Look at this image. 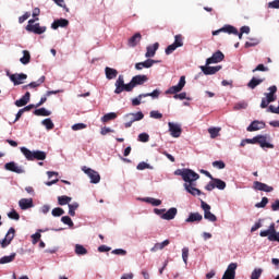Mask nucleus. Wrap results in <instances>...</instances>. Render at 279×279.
<instances>
[{"mask_svg":"<svg viewBox=\"0 0 279 279\" xmlns=\"http://www.w3.org/2000/svg\"><path fill=\"white\" fill-rule=\"evenodd\" d=\"M149 78L147 77V75H135L132 77L131 82L129 84H125V78L122 74H120L118 76V80L114 83L116 89H114V94L116 95H121V93H123V90H125V93H132V90H134V88H136V86H143V84H145V82H147Z\"/></svg>","mask_w":279,"mask_h":279,"instance_id":"f257e3e1","label":"nucleus"},{"mask_svg":"<svg viewBox=\"0 0 279 279\" xmlns=\"http://www.w3.org/2000/svg\"><path fill=\"white\" fill-rule=\"evenodd\" d=\"M26 160H47V153L43 150H29L27 147L23 146L20 148Z\"/></svg>","mask_w":279,"mask_h":279,"instance_id":"f03ea898","label":"nucleus"},{"mask_svg":"<svg viewBox=\"0 0 279 279\" xmlns=\"http://www.w3.org/2000/svg\"><path fill=\"white\" fill-rule=\"evenodd\" d=\"M267 138H269V135H256L253 138H246L245 142L248 145H259L263 149H265V147L267 149H274V144L268 143Z\"/></svg>","mask_w":279,"mask_h":279,"instance_id":"7ed1b4c3","label":"nucleus"},{"mask_svg":"<svg viewBox=\"0 0 279 279\" xmlns=\"http://www.w3.org/2000/svg\"><path fill=\"white\" fill-rule=\"evenodd\" d=\"M259 236H268V241H277L279 243V232L276 231V223H271L268 230L259 232Z\"/></svg>","mask_w":279,"mask_h":279,"instance_id":"20e7f679","label":"nucleus"},{"mask_svg":"<svg viewBox=\"0 0 279 279\" xmlns=\"http://www.w3.org/2000/svg\"><path fill=\"white\" fill-rule=\"evenodd\" d=\"M126 122L124 123V128L129 129L135 121H143L145 119V114L143 111H138L136 113H128L124 116Z\"/></svg>","mask_w":279,"mask_h":279,"instance_id":"39448f33","label":"nucleus"},{"mask_svg":"<svg viewBox=\"0 0 279 279\" xmlns=\"http://www.w3.org/2000/svg\"><path fill=\"white\" fill-rule=\"evenodd\" d=\"M14 236H16V230L14 229V227H11L4 239L0 240V246L2 247V250H5V247H8L12 241H14Z\"/></svg>","mask_w":279,"mask_h":279,"instance_id":"423d86ee","label":"nucleus"},{"mask_svg":"<svg viewBox=\"0 0 279 279\" xmlns=\"http://www.w3.org/2000/svg\"><path fill=\"white\" fill-rule=\"evenodd\" d=\"M186 86V76H181L178 85L171 86L166 90V95H178Z\"/></svg>","mask_w":279,"mask_h":279,"instance_id":"0eeeda50","label":"nucleus"},{"mask_svg":"<svg viewBox=\"0 0 279 279\" xmlns=\"http://www.w3.org/2000/svg\"><path fill=\"white\" fill-rule=\"evenodd\" d=\"M201 208L204 210V219H207V221H211L215 223L217 221V216L215 214L210 213V205H208L206 202H201Z\"/></svg>","mask_w":279,"mask_h":279,"instance_id":"6e6552de","label":"nucleus"},{"mask_svg":"<svg viewBox=\"0 0 279 279\" xmlns=\"http://www.w3.org/2000/svg\"><path fill=\"white\" fill-rule=\"evenodd\" d=\"M83 171L86 173V175H88L92 184H99L101 181V175H99V172L86 167L83 168Z\"/></svg>","mask_w":279,"mask_h":279,"instance_id":"1a4fd4ad","label":"nucleus"},{"mask_svg":"<svg viewBox=\"0 0 279 279\" xmlns=\"http://www.w3.org/2000/svg\"><path fill=\"white\" fill-rule=\"evenodd\" d=\"M183 180L186 182V184H195V182L199 180V174L191 169H185Z\"/></svg>","mask_w":279,"mask_h":279,"instance_id":"9d476101","label":"nucleus"},{"mask_svg":"<svg viewBox=\"0 0 279 279\" xmlns=\"http://www.w3.org/2000/svg\"><path fill=\"white\" fill-rule=\"evenodd\" d=\"M236 267L239 265L236 263H231L228 265L227 270L225 271L221 279H234L236 278Z\"/></svg>","mask_w":279,"mask_h":279,"instance_id":"9b49d317","label":"nucleus"},{"mask_svg":"<svg viewBox=\"0 0 279 279\" xmlns=\"http://www.w3.org/2000/svg\"><path fill=\"white\" fill-rule=\"evenodd\" d=\"M170 135L173 138H180L182 136V126L178 123L169 122L168 123Z\"/></svg>","mask_w":279,"mask_h":279,"instance_id":"f8f14e48","label":"nucleus"},{"mask_svg":"<svg viewBox=\"0 0 279 279\" xmlns=\"http://www.w3.org/2000/svg\"><path fill=\"white\" fill-rule=\"evenodd\" d=\"M221 33L238 35L239 34V29H236V27H234V26H232L230 24H227L223 27H221L220 29L214 31L213 32V36H219V34H221Z\"/></svg>","mask_w":279,"mask_h":279,"instance_id":"ddd939ff","label":"nucleus"},{"mask_svg":"<svg viewBox=\"0 0 279 279\" xmlns=\"http://www.w3.org/2000/svg\"><path fill=\"white\" fill-rule=\"evenodd\" d=\"M223 58H226L223 52H221V50H218L206 60V64L207 66H209V64H219V62H223Z\"/></svg>","mask_w":279,"mask_h":279,"instance_id":"4468645a","label":"nucleus"},{"mask_svg":"<svg viewBox=\"0 0 279 279\" xmlns=\"http://www.w3.org/2000/svg\"><path fill=\"white\" fill-rule=\"evenodd\" d=\"M265 128H267V124L264 121L255 120L246 128V131L258 132V130H265Z\"/></svg>","mask_w":279,"mask_h":279,"instance_id":"2eb2a0df","label":"nucleus"},{"mask_svg":"<svg viewBox=\"0 0 279 279\" xmlns=\"http://www.w3.org/2000/svg\"><path fill=\"white\" fill-rule=\"evenodd\" d=\"M8 77L13 82L14 86H19L23 84V80H27V74H10V72L7 73Z\"/></svg>","mask_w":279,"mask_h":279,"instance_id":"dca6fc26","label":"nucleus"},{"mask_svg":"<svg viewBox=\"0 0 279 279\" xmlns=\"http://www.w3.org/2000/svg\"><path fill=\"white\" fill-rule=\"evenodd\" d=\"M26 32H31L33 34H38V35L45 34L47 32V26H40V23L27 25Z\"/></svg>","mask_w":279,"mask_h":279,"instance_id":"f3484780","label":"nucleus"},{"mask_svg":"<svg viewBox=\"0 0 279 279\" xmlns=\"http://www.w3.org/2000/svg\"><path fill=\"white\" fill-rule=\"evenodd\" d=\"M4 169L7 171H12L13 173H25V169H23V167L16 165V162H14V161L5 163Z\"/></svg>","mask_w":279,"mask_h":279,"instance_id":"a211bd4d","label":"nucleus"},{"mask_svg":"<svg viewBox=\"0 0 279 279\" xmlns=\"http://www.w3.org/2000/svg\"><path fill=\"white\" fill-rule=\"evenodd\" d=\"M201 71L204 75H215L221 71V65L210 66V65H202Z\"/></svg>","mask_w":279,"mask_h":279,"instance_id":"6ab92c4d","label":"nucleus"},{"mask_svg":"<svg viewBox=\"0 0 279 279\" xmlns=\"http://www.w3.org/2000/svg\"><path fill=\"white\" fill-rule=\"evenodd\" d=\"M154 64H158V61L153 60V59H147L144 62H138L135 64L136 71H143V69H151Z\"/></svg>","mask_w":279,"mask_h":279,"instance_id":"aec40b11","label":"nucleus"},{"mask_svg":"<svg viewBox=\"0 0 279 279\" xmlns=\"http://www.w3.org/2000/svg\"><path fill=\"white\" fill-rule=\"evenodd\" d=\"M253 189H255V191H264V193H271L274 191V186H269L260 181H255Z\"/></svg>","mask_w":279,"mask_h":279,"instance_id":"412c9836","label":"nucleus"},{"mask_svg":"<svg viewBox=\"0 0 279 279\" xmlns=\"http://www.w3.org/2000/svg\"><path fill=\"white\" fill-rule=\"evenodd\" d=\"M269 93L265 94V97L268 101L274 104L278 99V96H276V93H278V87L276 85H272L268 88Z\"/></svg>","mask_w":279,"mask_h":279,"instance_id":"4be33fe9","label":"nucleus"},{"mask_svg":"<svg viewBox=\"0 0 279 279\" xmlns=\"http://www.w3.org/2000/svg\"><path fill=\"white\" fill-rule=\"evenodd\" d=\"M195 186H197L196 183H184L185 191H187L190 193V195H193L194 197L196 195H202V192L199 191V189H197Z\"/></svg>","mask_w":279,"mask_h":279,"instance_id":"5701e85b","label":"nucleus"},{"mask_svg":"<svg viewBox=\"0 0 279 279\" xmlns=\"http://www.w3.org/2000/svg\"><path fill=\"white\" fill-rule=\"evenodd\" d=\"M204 219V216L199 213H191L189 217L185 219V223H199Z\"/></svg>","mask_w":279,"mask_h":279,"instance_id":"b1692460","label":"nucleus"},{"mask_svg":"<svg viewBox=\"0 0 279 279\" xmlns=\"http://www.w3.org/2000/svg\"><path fill=\"white\" fill-rule=\"evenodd\" d=\"M160 44L155 43L153 46H147L145 58H154L156 56V51H158Z\"/></svg>","mask_w":279,"mask_h":279,"instance_id":"393cba45","label":"nucleus"},{"mask_svg":"<svg viewBox=\"0 0 279 279\" xmlns=\"http://www.w3.org/2000/svg\"><path fill=\"white\" fill-rule=\"evenodd\" d=\"M19 206L22 210H27V208L34 207V199L32 198H22L19 202Z\"/></svg>","mask_w":279,"mask_h":279,"instance_id":"a878e982","label":"nucleus"},{"mask_svg":"<svg viewBox=\"0 0 279 279\" xmlns=\"http://www.w3.org/2000/svg\"><path fill=\"white\" fill-rule=\"evenodd\" d=\"M31 97H32V94H29V92H26L22 98L15 101V106L17 108H23V106H27V104H29Z\"/></svg>","mask_w":279,"mask_h":279,"instance_id":"bb28decb","label":"nucleus"},{"mask_svg":"<svg viewBox=\"0 0 279 279\" xmlns=\"http://www.w3.org/2000/svg\"><path fill=\"white\" fill-rule=\"evenodd\" d=\"M141 40H143V35H141V33H135L131 38H129L128 45L129 47H136Z\"/></svg>","mask_w":279,"mask_h":279,"instance_id":"cd10ccee","label":"nucleus"},{"mask_svg":"<svg viewBox=\"0 0 279 279\" xmlns=\"http://www.w3.org/2000/svg\"><path fill=\"white\" fill-rule=\"evenodd\" d=\"M175 215H178V208L172 207L167 213L162 214L161 218L166 219V221H171V219H175Z\"/></svg>","mask_w":279,"mask_h":279,"instance_id":"c85d7f7f","label":"nucleus"},{"mask_svg":"<svg viewBox=\"0 0 279 279\" xmlns=\"http://www.w3.org/2000/svg\"><path fill=\"white\" fill-rule=\"evenodd\" d=\"M51 27L53 29H58L59 27H69V20L66 19L54 20L53 23L51 24Z\"/></svg>","mask_w":279,"mask_h":279,"instance_id":"c756f323","label":"nucleus"},{"mask_svg":"<svg viewBox=\"0 0 279 279\" xmlns=\"http://www.w3.org/2000/svg\"><path fill=\"white\" fill-rule=\"evenodd\" d=\"M105 75H106L107 80H114L117 77V75H119V71H117V69L107 66L105 69Z\"/></svg>","mask_w":279,"mask_h":279,"instance_id":"7c9ffc66","label":"nucleus"},{"mask_svg":"<svg viewBox=\"0 0 279 279\" xmlns=\"http://www.w3.org/2000/svg\"><path fill=\"white\" fill-rule=\"evenodd\" d=\"M211 181L214 182L215 189H218L219 191H223L226 189V182L223 180L214 177Z\"/></svg>","mask_w":279,"mask_h":279,"instance_id":"2f4dec72","label":"nucleus"},{"mask_svg":"<svg viewBox=\"0 0 279 279\" xmlns=\"http://www.w3.org/2000/svg\"><path fill=\"white\" fill-rule=\"evenodd\" d=\"M265 82L264 78H256L253 77L248 83L247 86L248 88H252V90H254V88H256V86H259V84H263Z\"/></svg>","mask_w":279,"mask_h":279,"instance_id":"473e14b6","label":"nucleus"},{"mask_svg":"<svg viewBox=\"0 0 279 279\" xmlns=\"http://www.w3.org/2000/svg\"><path fill=\"white\" fill-rule=\"evenodd\" d=\"M169 243H171L169 240H165L161 243H156L154 247L150 248V252H158V250H165L167 245H169Z\"/></svg>","mask_w":279,"mask_h":279,"instance_id":"72a5a7b5","label":"nucleus"},{"mask_svg":"<svg viewBox=\"0 0 279 279\" xmlns=\"http://www.w3.org/2000/svg\"><path fill=\"white\" fill-rule=\"evenodd\" d=\"M36 117H51V111L47 110L46 108H39L34 111Z\"/></svg>","mask_w":279,"mask_h":279,"instance_id":"f704fd0d","label":"nucleus"},{"mask_svg":"<svg viewBox=\"0 0 279 279\" xmlns=\"http://www.w3.org/2000/svg\"><path fill=\"white\" fill-rule=\"evenodd\" d=\"M15 258H16V253H12L9 256H3L2 258H0V265H5L8 263H12V262H14Z\"/></svg>","mask_w":279,"mask_h":279,"instance_id":"c9c22d12","label":"nucleus"},{"mask_svg":"<svg viewBox=\"0 0 279 279\" xmlns=\"http://www.w3.org/2000/svg\"><path fill=\"white\" fill-rule=\"evenodd\" d=\"M75 254H77V256H86V254H88V250H86V247H84V245L76 244L75 245Z\"/></svg>","mask_w":279,"mask_h":279,"instance_id":"e433bc0d","label":"nucleus"},{"mask_svg":"<svg viewBox=\"0 0 279 279\" xmlns=\"http://www.w3.org/2000/svg\"><path fill=\"white\" fill-rule=\"evenodd\" d=\"M40 84H45V76H41L37 82H32L28 85L23 86V88H38Z\"/></svg>","mask_w":279,"mask_h":279,"instance_id":"4c0bfd02","label":"nucleus"},{"mask_svg":"<svg viewBox=\"0 0 279 279\" xmlns=\"http://www.w3.org/2000/svg\"><path fill=\"white\" fill-rule=\"evenodd\" d=\"M32 60V54L27 50H23V57L20 59L22 64H29Z\"/></svg>","mask_w":279,"mask_h":279,"instance_id":"58836bf2","label":"nucleus"},{"mask_svg":"<svg viewBox=\"0 0 279 279\" xmlns=\"http://www.w3.org/2000/svg\"><path fill=\"white\" fill-rule=\"evenodd\" d=\"M143 202H146V204H151V206H160V204H162V201L154 197L143 198Z\"/></svg>","mask_w":279,"mask_h":279,"instance_id":"ea45409f","label":"nucleus"},{"mask_svg":"<svg viewBox=\"0 0 279 279\" xmlns=\"http://www.w3.org/2000/svg\"><path fill=\"white\" fill-rule=\"evenodd\" d=\"M114 119H117V113L116 112H110L105 114L101 118L102 123H108V121H114Z\"/></svg>","mask_w":279,"mask_h":279,"instance_id":"a19ab883","label":"nucleus"},{"mask_svg":"<svg viewBox=\"0 0 279 279\" xmlns=\"http://www.w3.org/2000/svg\"><path fill=\"white\" fill-rule=\"evenodd\" d=\"M173 45L177 48L184 47V37H182V35H175Z\"/></svg>","mask_w":279,"mask_h":279,"instance_id":"79ce46f5","label":"nucleus"},{"mask_svg":"<svg viewBox=\"0 0 279 279\" xmlns=\"http://www.w3.org/2000/svg\"><path fill=\"white\" fill-rule=\"evenodd\" d=\"M71 197L63 195V196H59L58 197V204L59 206H66V204H69L71 202Z\"/></svg>","mask_w":279,"mask_h":279,"instance_id":"37998d69","label":"nucleus"},{"mask_svg":"<svg viewBox=\"0 0 279 279\" xmlns=\"http://www.w3.org/2000/svg\"><path fill=\"white\" fill-rule=\"evenodd\" d=\"M41 123L43 125H45L46 130H53V128H56V125L53 124V121H51L50 118L43 120Z\"/></svg>","mask_w":279,"mask_h":279,"instance_id":"c03bdc74","label":"nucleus"},{"mask_svg":"<svg viewBox=\"0 0 279 279\" xmlns=\"http://www.w3.org/2000/svg\"><path fill=\"white\" fill-rule=\"evenodd\" d=\"M219 132H221V129L219 128H209L208 133L210 134V138H217L219 136Z\"/></svg>","mask_w":279,"mask_h":279,"instance_id":"a18cd8bd","label":"nucleus"},{"mask_svg":"<svg viewBox=\"0 0 279 279\" xmlns=\"http://www.w3.org/2000/svg\"><path fill=\"white\" fill-rule=\"evenodd\" d=\"M80 208V205L77 203L69 204V215L70 217H75V210Z\"/></svg>","mask_w":279,"mask_h":279,"instance_id":"49530a36","label":"nucleus"},{"mask_svg":"<svg viewBox=\"0 0 279 279\" xmlns=\"http://www.w3.org/2000/svg\"><path fill=\"white\" fill-rule=\"evenodd\" d=\"M144 97H153V99H158L160 97V89H154L151 93L143 94Z\"/></svg>","mask_w":279,"mask_h":279,"instance_id":"de8ad7c7","label":"nucleus"},{"mask_svg":"<svg viewBox=\"0 0 279 279\" xmlns=\"http://www.w3.org/2000/svg\"><path fill=\"white\" fill-rule=\"evenodd\" d=\"M51 214L52 217H62V215H64V209H62L61 207H56L52 209Z\"/></svg>","mask_w":279,"mask_h":279,"instance_id":"09e8293b","label":"nucleus"},{"mask_svg":"<svg viewBox=\"0 0 279 279\" xmlns=\"http://www.w3.org/2000/svg\"><path fill=\"white\" fill-rule=\"evenodd\" d=\"M260 276H263V269L255 268L251 275V279H258Z\"/></svg>","mask_w":279,"mask_h":279,"instance_id":"8fccbe9b","label":"nucleus"},{"mask_svg":"<svg viewBox=\"0 0 279 279\" xmlns=\"http://www.w3.org/2000/svg\"><path fill=\"white\" fill-rule=\"evenodd\" d=\"M61 221H62V223H64L65 226H69L70 228H73V226H74L73 220L69 216H63L61 218Z\"/></svg>","mask_w":279,"mask_h":279,"instance_id":"3c124183","label":"nucleus"},{"mask_svg":"<svg viewBox=\"0 0 279 279\" xmlns=\"http://www.w3.org/2000/svg\"><path fill=\"white\" fill-rule=\"evenodd\" d=\"M245 108H247V102L240 101L234 105L233 110H245Z\"/></svg>","mask_w":279,"mask_h":279,"instance_id":"603ef678","label":"nucleus"},{"mask_svg":"<svg viewBox=\"0 0 279 279\" xmlns=\"http://www.w3.org/2000/svg\"><path fill=\"white\" fill-rule=\"evenodd\" d=\"M137 141H140V143H149V134L141 133L137 137Z\"/></svg>","mask_w":279,"mask_h":279,"instance_id":"864d4df0","label":"nucleus"},{"mask_svg":"<svg viewBox=\"0 0 279 279\" xmlns=\"http://www.w3.org/2000/svg\"><path fill=\"white\" fill-rule=\"evenodd\" d=\"M260 41L256 38H252L250 39V41L245 43V48H250V47H256V45H258Z\"/></svg>","mask_w":279,"mask_h":279,"instance_id":"5fc2aeb1","label":"nucleus"},{"mask_svg":"<svg viewBox=\"0 0 279 279\" xmlns=\"http://www.w3.org/2000/svg\"><path fill=\"white\" fill-rule=\"evenodd\" d=\"M8 217L9 219H14L15 221H19V219H21V215H19L17 211L14 209L8 214Z\"/></svg>","mask_w":279,"mask_h":279,"instance_id":"6e6d98bb","label":"nucleus"},{"mask_svg":"<svg viewBox=\"0 0 279 279\" xmlns=\"http://www.w3.org/2000/svg\"><path fill=\"white\" fill-rule=\"evenodd\" d=\"M267 204H269V198L267 197H263L260 203H257L255 205V208H265V206H267Z\"/></svg>","mask_w":279,"mask_h":279,"instance_id":"4d7b16f0","label":"nucleus"},{"mask_svg":"<svg viewBox=\"0 0 279 279\" xmlns=\"http://www.w3.org/2000/svg\"><path fill=\"white\" fill-rule=\"evenodd\" d=\"M182 259H183V263H189V247H183L182 248Z\"/></svg>","mask_w":279,"mask_h":279,"instance_id":"13d9d810","label":"nucleus"},{"mask_svg":"<svg viewBox=\"0 0 279 279\" xmlns=\"http://www.w3.org/2000/svg\"><path fill=\"white\" fill-rule=\"evenodd\" d=\"M145 98L144 94H140L136 98L132 99V106H141V99Z\"/></svg>","mask_w":279,"mask_h":279,"instance_id":"bf43d9fd","label":"nucleus"},{"mask_svg":"<svg viewBox=\"0 0 279 279\" xmlns=\"http://www.w3.org/2000/svg\"><path fill=\"white\" fill-rule=\"evenodd\" d=\"M111 254H116L117 256H125L128 254V251L123 248H116L111 252Z\"/></svg>","mask_w":279,"mask_h":279,"instance_id":"052dcab7","label":"nucleus"},{"mask_svg":"<svg viewBox=\"0 0 279 279\" xmlns=\"http://www.w3.org/2000/svg\"><path fill=\"white\" fill-rule=\"evenodd\" d=\"M213 167L216 169H226V162L218 160L213 162Z\"/></svg>","mask_w":279,"mask_h":279,"instance_id":"680f3d73","label":"nucleus"},{"mask_svg":"<svg viewBox=\"0 0 279 279\" xmlns=\"http://www.w3.org/2000/svg\"><path fill=\"white\" fill-rule=\"evenodd\" d=\"M72 130L77 132L78 130H86V124L84 123H76L72 125Z\"/></svg>","mask_w":279,"mask_h":279,"instance_id":"e2e57ef3","label":"nucleus"},{"mask_svg":"<svg viewBox=\"0 0 279 279\" xmlns=\"http://www.w3.org/2000/svg\"><path fill=\"white\" fill-rule=\"evenodd\" d=\"M268 8L271 10H279V0L268 2Z\"/></svg>","mask_w":279,"mask_h":279,"instance_id":"0e129e2a","label":"nucleus"},{"mask_svg":"<svg viewBox=\"0 0 279 279\" xmlns=\"http://www.w3.org/2000/svg\"><path fill=\"white\" fill-rule=\"evenodd\" d=\"M175 49H178V48L175 47L174 44L169 45L166 48V56H171V53H173V51H175Z\"/></svg>","mask_w":279,"mask_h":279,"instance_id":"69168bd1","label":"nucleus"},{"mask_svg":"<svg viewBox=\"0 0 279 279\" xmlns=\"http://www.w3.org/2000/svg\"><path fill=\"white\" fill-rule=\"evenodd\" d=\"M150 118L151 119H162V113H160L159 111L153 110V111H150Z\"/></svg>","mask_w":279,"mask_h":279,"instance_id":"338daca9","label":"nucleus"},{"mask_svg":"<svg viewBox=\"0 0 279 279\" xmlns=\"http://www.w3.org/2000/svg\"><path fill=\"white\" fill-rule=\"evenodd\" d=\"M173 99H191V98H187L186 97V92H183V93H181V94H175L174 96H173Z\"/></svg>","mask_w":279,"mask_h":279,"instance_id":"774afa93","label":"nucleus"}]
</instances>
